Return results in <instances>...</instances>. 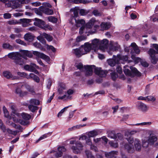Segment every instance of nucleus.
<instances>
[{"label":"nucleus","instance_id":"nucleus-7","mask_svg":"<svg viewBox=\"0 0 158 158\" xmlns=\"http://www.w3.org/2000/svg\"><path fill=\"white\" fill-rule=\"evenodd\" d=\"M108 137L111 139L121 140L123 138V135L120 133L116 134L114 131H110L108 132Z\"/></svg>","mask_w":158,"mask_h":158},{"label":"nucleus","instance_id":"nucleus-46","mask_svg":"<svg viewBox=\"0 0 158 158\" xmlns=\"http://www.w3.org/2000/svg\"><path fill=\"white\" fill-rule=\"evenodd\" d=\"M7 123L9 125H11L12 126L16 129H20L21 127L20 126H17L15 124L12 123H10L9 120L7 121Z\"/></svg>","mask_w":158,"mask_h":158},{"label":"nucleus","instance_id":"nucleus-62","mask_svg":"<svg viewBox=\"0 0 158 158\" xmlns=\"http://www.w3.org/2000/svg\"><path fill=\"white\" fill-rule=\"evenodd\" d=\"M110 146L113 148H116L118 146V143H114L113 141H110L109 142Z\"/></svg>","mask_w":158,"mask_h":158},{"label":"nucleus","instance_id":"nucleus-6","mask_svg":"<svg viewBox=\"0 0 158 158\" xmlns=\"http://www.w3.org/2000/svg\"><path fill=\"white\" fill-rule=\"evenodd\" d=\"M156 51L150 48L148 51V53L150 56V59L152 63L156 64L158 61V54H156Z\"/></svg>","mask_w":158,"mask_h":158},{"label":"nucleus","instance_id":"nucleus-3","mask_svg":"<svg viewBox=\"0 0 158 158\" xmlns=\"http://www.w3.org/2000/svg\"><path fill=\"white\" fill-rule=\"evenodd\" d=\"M31 118V115L23 113L20 114V117L16 118H13V121L15 123H19L21 125H26L29 124V120Z\"/></svg>","mask_w":158,"mask_h":158},{"label":"nucleus","instance_id":"nucleus-54","mask_svg":"<svg viewBox=\"0 0 158 158\" xmlns=\"http://www.w3.org/2000/svg\"><path fill=\"white\" fill-rule=\"evenodd\" d=\"M156 100V98L153 96H147V100L148 101H155Z\"/></svg>","mask_w":158,"mask_h":158},{"label":"nucleus","instance_id":"nucleus-15","mask_svg":"<svg viewBox=\"0 0 158 158\" xmlns=\"http://www.w3.org/2000/svg\"><path fill=\"white\" fill-rule=\"evenodd\" d=\"M85 53L84 55L89 52L92 48L91 44L88 43H86L84 46H82L81 47Z\"/></svg>","mask_w":158,"mask_h":158},{"label":"nucleus","instance_id":"nucleus-32","mask_svg":"<svg viewBox=\"0 0 158 158\" xmlns=\"http://www.w3.org/2000/svg\"><path fill=\"white\" fill-rule=\"evenodd\" d=\"M12 110V113L14 114V117H12L13 119V118H16L20 117V114L17 112L15 107L14 106H11L10 107Z\"/></svg>","mask_w":158,"mask_h":158},{"label":"nucleus","instance_id":"nucleus-12","mask_svg":"<svg viewBox=\"0 0 158 158\" xmlns=\"http://www.w3.org/2000/svg\"><path fill=\"white\" fill-rule=\"evenodd\" d=\"M3 76L7 79H11L12 80H17L19 79L18 76L13 75L9 71H5L3 72Z\"/></svg>","mask_w":158,"mask_h":158},{"label":"nucleus","instance_id":"nucleus-61","mask_svg":"<svg viewBox=\"0 0 158 158\" xmlns=\"http://www.w3.org/2000/svg\"><path fill=\"white\" fill-rule=\"evenodd\" d=\"M149 144L147 140H143L142 141V146L144 148H147L148 146V145Z\"/></svg>","mask_w":158,"mask_h":158},{"label":"nucleus","instance_id":"nucleus-30","mask_svg":"<svg viewBox=\"0 0 158 158\" xmlns=\"http://www.w3.org/2000/svg\"><path fill=\"white\" fill-rule=\"evenodd\" d=\"M34 37L31 33H27L24 36V38L25 40L29 41H31L34 40Z\"/></svg>","mask_w":158,"mask_h":158},{"label":"nucleus","instance_id":"nucleus-47","mask_svg":"<svg viewBox=\"0 0 158 158\" xmlns=\"http://www.w3.org/2000/svg\"><path fill=\"white\" fill-rule=\"evenodd\" d=\"M100 26L102 29H107L109 27V26L107 23H102L100 25Z\"/></svg>","mask_w":158,"mask_h":158},{"label":"nucleus","instance_id":"nucleus-51","mask_svg":"<svg viewBox=\"0 0 158 158\" xmlns=\"http://www.w3.org/2000/svg\"><path fill=\"white\" fill-rule=\"evenodd\" d=\"M152 124L151 122H143L140 123H137L135 124H133L132 125H150Z\"/></svg>","mask_w":158,"mask_h":158},{"label":"nucleus","instance_id":"nucleus-25","mask_svg":"<svg viewBox=\"0 0 158 158\" xmlns=\"http://www.w3.org/2000/svg\"><path fill=\"white\" fill-rule=\"evenodd\" d=\"M15 93L18 94L20 97H23L26 95L28 94L27 91H22L20 89L17 88L15 89Z\"/></svg>","mask_w":158,"mask_h":158},{"label":"nucleus","instance_id":"nucleus-59","mask_svg":"<svg viewBox=\"0 0 158 158\" xmlns=\"http://www.w3.org/2000/svg\"><path fill=\"white\" fill-rule=\"evenodd\" d=\"M65 89V85L63 84H61L60 85V87L59 88L58 91L59 94H60L62 93V91H61V89Z\"/></svg>","mask_w":158,"mask_h":158},{"label":"nucleus","instance_id":"nucleus-44","mask_svg":"<svg viewBox=\"0 0 158 158\" xmlns=\"http://www.w3.org/2000/svg\"><path fill=\"white\" fill-rule=\"evenodd\" d=\"M3 110L5 117L9 118H10L9 114V112L5 106H4L3 107Z\"/></svg>","mask_w":158,"mask_h":158},{"label":"nucleus","instance_id":"nucleus-58","mask_svg":"<svg viewBox=\"0 0 158 158\" xmlns=\"http://www.w3.org/2000/svg\"><path fill=\"white\" fill-rule=\"evenodd\" d=\"M69 106H67L64 107L63 109H62L58 113L57 116L58 117H60L62 115V114L65 111L66 109L69 107Z\"/></svg>","mask_w":158,"mask_h":158},{"label":"nucleus","instance_id":"nucleus-28","mask_svg":"<svg viewBox=\"0 0 158 158\" xmlns=\"http://www.w3.org/2000/svg\"><path fill=\"white\" fill-rule=\"evenodd\" d=\"M19 54L20 53L18 52H12L9 53L7 56L9 58L15 60Z\"/></svg>","mask_w":158,"mask_h":158},{"label":"nucleus","instance_id":"nucleus-38","mask_svg":"<svg viewBox=\"0 0 158 158\" xmlns=\"http://www.w3.org/2000/svg\"><path fill=\"white\" fill-rule=\"evenodd\" d=\"M43 35L48 41L50 42L53 40V37L52 36L45 33H44Z\"/></svg>","mask_w":158,"mask_h":158},{"label":"nucleus","instance_id":"nucleus-20","mask_svg":"<svg viewBox=\"0 0 158 158\" xmlns=\"http://www.w3.org/2000/svg\"><path fill=\"white\" fill-rule=\"evenodd\" d=\"M91 45L92 49H95L97 48L98 49H100V41L98 39H95L92 41Z\"/></svg>","mask_w":158,"mask_h":158},{"label":"nucleus","instance_id":"nucleus-4","mask_svg":"<svg viewBox=\"0 0 158 158\" xmlns=\"http://www.w3.org/2000/svg\"><path fill=\"white\" fill-rule=\"evenodd\" d=\"M34 20L35 21L34 22V24L35 26H38L40 28L45 30H48L50 31L52 30V28L50 26L46 24L45 22L43 20L37 18H35Z\"/></svg>","mask_w":158,"mask_h":158},{"label":"nucleus","instance_id":"nucleus-29","mask_svg":"<svg viewBox=\"0 0 158 158\" xmlns=\"http://www.w3.org/2000/svg\"><path fill=\"white\" fill-rule=\"evenodd\" d=\"M21 88L24 87L26 88L29 92L31 93H33L34 92V89L33 87H31L29 85L27 84H24L22 85L21 86Z\"/></svg>","mask_w":158,"mask_h":158},{"label":"nucleus","instance_id":"nucleus-19","mask_svg":"<svg viewBox=\"0 0 158 158\" xmlns=\"http://www.w3.org/2000/svg\"><path fill=\"white\" fill-rule=\"evenodd\" d=\"M131 50V53H132L134 52L136 54H139L140 52V50L136 44L135 43H131V47H129Z\"/></svg>","mask_w":158,"mask_h":158},{"label":"nucleus","instance_id":"nucleus-1","mask_svg":"<svg viewBox=\"0 0 158 158\" xmlns=\"http://www.w3.org/2000/svg\"><path fill=\"white\" fill-rule=\"evenodd\" d=\"M86 76H89L92 75L93 70H94L95 73L100 77H104L106 76L107 74L106 71L101 69L100 68H96L94 65L88 66L86 68Z\"/></svg>","mask_w":158,"mask_h":158},{"label":"nucleus","instance_id":"nucleus-24","mask_svg":"<svg viewBox=\"0 0 158 158\" xmlns=\"http://www.w3.org/2000/svg\"><path fill=\"white\" fill-rule=\"evenodd\" d=\"M70 11L71 12H73L74 14V17L73 19H74V18L77 17L78 15L79 11H80L79 8L78 7H75L74 8H71Z\"/></svg>","mask_w":158,"mask_h":158},{"label":"nucleus","instance_id":"nucleus-13","mask_svg":"<svg viewBox=\"0 0 158 158\" xmlns=\"http://www.w3.org/2000/svg\"><path fill=\"white\" fill-rule=\"evenodd\" d=\"M32 53L34 55L40 58L47 61L49 60L50 58L49 57L43 53L39 52L37 51H33Z\"/></svg>","mask_w":158,"mask_h":158},{"label":"nucleus","instance_id":"nucleus-56","mask_svg":"<svg viewBox=\"0 0 158 158\" xmlns=\"http://www.w3.org/2000/svg\"><path fill=\"white\" fill-rule=\"evenodd\" d=\"M85 153L87 158H95L90 152L86 151H85Z\"/></svg>","mask_w":158,"mask_h":158},{"label":"nucleus","instance_id":"nucleus-10","mask_svg":"<svg viewBox=\"0 0 158 158\" xmlns=\"http://www.w3.org/2000/svg\"><path fill=\"white\" fill-rule=\"evenodd\" d=\"M98 25H95L94 28V29L93 31L91 30H88L84 26H82L80 29V31L79 33L80 34H82L83 33L85 32V33H86L87 32L89 33H93L95 32L96 31V28L98 27Z\"/></svg>","mask_w":158,"mask_h":158},{"label":"nucleus","instance_id":"nucleus-22","mask_svg":"<svg viewBox=\"0 0 158 158\" xmlns=\"http://www.w3.org/2000/svg\"><path fill=\"white\" fill-rule=\"evenodd\" d=\"M118 152L116 151H112L109 153L105 154L106 158H115L117 157Z\"/></svg>","mask_w":158,"mask_h":158},{"label":"nucleus","instance_id":"nucleus-9","mask_svg":"<svg viewBox=\"0 0 158 158\" xmlns=\"http://www.w3.org/2000/svg\"><path fill=\"white\" fill-rule=\"evenodd\" d=\"M22 58L27 59V57L25 56L21 53L19 55L15 60H14V62L17 64L20 65H22L24 64V61Z\"/></svg>","mask_w":158,"mask_h":158},{"label":"nucleus","instance_id":"nucleus-39","mask_svg":"<svg viewBox=\"0 0 158 158\" xmlns=\"http://www.w3.org/2000/svg\"><path fill=\"white\" fill-rule=\"evenodd\" d=\"M43 8V7L40 6L39 8V9L35 8L34 9L35 13L40 16H42L43 11L42 10V9Z\"/></svg>","mask_w":158,"mask_h":158},{"label":"nucleus","instance_id":"nucleus-50","mask_svg":"<svg viewBox=\"0 0 158 158\" xmlns=\"http://www.w3.org/2000/svg\"><path fill=\"white\" fill-rule=\"evenodd\" d=\"M19 2H16L14 5L12 6V8L13 9H17L21 7V5Z\"/></svg>","mask_w":158,"mask_h":158},{"label":"nucleus","instance_id":"nucleus-37","mask_svg":"<svg viewBox=\"0 0 158 158\" xmlns=\"http://www.w3.org/2000/svg\"><path fill=\"white\" fill-rule=\"evenodd\" d=\"M98 135L97 132L95 131H92L89 132L88 134L89 138L94 137Z\"/></svg>","mask_w":158,"mask_h":158},{"label":"nucleus","instance_id":"nucleus-35","mask_svg":"<svg viewBox=\"0 0 158 158\" xmlns=\"http://www.w3.org/2000/svg\"><path fill=\"white\" fill-rule=\"evenodd\" d=\"M2 47L3 48L7 49L10 50H12L14 48V47L9 44L5 43L3 44Z\"/></svg>","mask_w":158,"mask_h":158},{"label":"nucleus","instance_id":"nucleus-14","mask_svg":"<svg viewBox=\"0 0 158 158\" xmlns=\"http://www.w3.org/2000/svg\"><path fill=\"white\" fill-rule=\"evenodd\" d=\"M98 21L96 20L94 18H92L90 19L89 22L86 24L85 27L88 30L92 31L91 29L93 27V25L96 24Z\"/></svg>","mask_w":158,"mask_h":158},{"label":"nucleus","instance_id":"nucleus-41","mask_svg":"<svg viewBox=\"0 0 158 158\" xmlns=\"http://www.w3.org/2000/svg\"><path fill=\"white\" fill-rule=\"evenodd\" d=\"M30 72H33L35 69H39V67L34 63H31L29 65Z\"/></svg>","mask_w":158,"mask_h":158},{"label":"nucleus","instance_id":"nucleus-34","mask_svg":"<svg viewBox=\"0 0 158 158\" xmlns=\"http://www.w3.org/2000/svg\"><path fill=\"white\" fill-rule=\"evenodd\" d=\"M21 54L25 56H26L29 57H32L33 56L32 53L30 52L27 50H23Z\"/></svg>","mask_w":158,"mask_h":158},{"label":"nucleus","instance_id":"nucleus-43","mask_svg":"<svg viewBox=\"0 0 158 158\" xmlns=\"http://www.w3.org/2000/svg\"><path fill=\"white\" fill-rule=\"evenodd\" d=\"M28 107L29 110L32 112H34L38 109L37 106L32 105H29Z\"/></svg>","mask_w":158,"mask_h":158},{"label":"nucleus","instance_id":"nucleus-49","mask_svg":"<svg viewBox=\"0 0 158 158\" xmlns=\"http://www.w3.org/2000/svg\"><path fill=\"white\" fill-rule=\"evenodd\" d=\"M82 127V126L80 125L75 126L71 127L69 128L68 129V130L69 131H73L76 130L77 129H79Z\"/></svg>","mask_w":158,"mask_h":158},{"label":"nucleus","instance_id":"nucleus-57","mask_svg":"<svg viewBox=\"0 0 158 158\" xmlns=\"http://www.w3.org/2000/svg\"><path fill=\"white\" fill-rule=\"evenodd\" d=\"M33 45L35 47L41 49L42 48V47L41 44L39 43L38 42H35L33 43Z\"/></svg>","mask_w":158,"mask_h":158},{"label":"nucleus","instance_id":"nucleus-55","mask_svg":"<svg viewBox=\"0 0 158 158\" xmlns=\"http://www.w3.org/2000/svg\"><path fill=\"white\" fill-rule=\"evenodd\" d=\"M111 76L112 79L114 81H115L118 77L117 73L114 72H113L111 73Z\"/></svg>","mask_w":158,"mask_h":158},{"label":"nucleus","instance_id":"nucleus-26","mask_svg":"<svg viewBox=\"0 0 158 158\" xmlns=\"http://www.w3.org/2000/svg\"><path fill=\"white\" fill-rule=\"evenodd\" d=\"M74 19L77 27H80L81 26L85 24V20L83 19H80L75 18Z\"/></svg>","mask_w":158,"mask_h":158},{"label":"nucleus","instance_id":"nucleus-45","mask_svg":"<svg viewBox=\"0 0 158 158\" xmlns=\"http://www.w3.org/2000/svg\"><path fill=\"white\" fill-rule=\"evenodd\" d=\"M141 129L139 128H138L136 130H133L130 131H128L127 133L130 135H133L137 132H139L141 131Z\"/></svg>","mask_w":158,"mask_h":158},{"label":"nucleus","instance_id":"nucleus-42","mask_svg":"<svg viewBox=\"0 0 158 158\" xmlns=\"http://www.w3.org/2000/svg\"><path fill=\"white\" fill-rule=\"evenodd\" d=\"M48 21L53 23H56L57 21V19L55 17L52 16H50L48 17Z\"/></svg>","mask_w":158,"mask_h":158},{"label":"nucleus","instance_id":"nucleus-48","mask_svg":"<svg viewBox=\"0 0 158 158\" xmlns=\"http://www.w3.org/2000/svg\"><path fill=\"white\" fill-rule=\"evenodd\" d=\"M131 58L135 61V63H138L139 62H141V59L139 57H135L133 55H132Z\"/></svg>","mask_w":158,"mask_h":158},{"label":"nucleus","instance_id":"nucleus-17","mask_svg":"<svg viewBox=\"0 0 158 158\" xmlns=\"http://www.w3.org/2000/svg\"><path fill=\"white\" fill-rule=\"evenodd\" d=\"M109 49L110 51H116L120 48V46L116 42H111L110 44Z\"/></svg>","mask_w":158,"mask_h":158},{"label":"nucleus","instance_id":"nucleus-8","mask_svg":"<svg viewBox=\"0 0 158 158\" xmlns=\"http://www.w3.org/2000/svg\"><path fill=\"white\" fill-rule=\"evenodd\" d=\"M76 146H73L71 148L73 152L75 154L79 153L83 147V144L79 141L76 142Z\"/></svg>","mask_w":158,"mask_h":158},{"label":"nucleus","instance_id":"nucleus-16","mask_svg":"<svg viewBox=\"0 0 158 158\" xmlns=\"http://www.w3.org/2000/svg\"><path fill=\"white\" fill-rule=\"evenodd\" d=\"M157 140V138L156 135L154 134H151L148 137V141L149 144L152 145L154 144Z\"/></svg>","mask_w":158,"mask_h":158},{"label":"nucleus","instance_id":"nucleus-31","mask_svg":"<svg viewBox=\"0 0 158 158\" xmlns=\"http://www.w3.org/2000/svg\"><path fill=\"white\" fill-rule=\"evenodd\" d=\"M76 67L78 69H79L81 71H83L85 69V73L86 72V68L88 66H88L87 65V66H85L84 67L83 66V65L82 63H79L78 64H76L75 65ZM85 75H86V73H85Z\"/></svg>","mask_w":158,"mask_h":158},{"label":"nucleus","instance_id":"nucleus-21","mask_svg":"<svg viewBox=\"0 0 158 158\" xmlns=\"http://www.w3.org/2000/svg\"><path fill=\"white\" fill-rule=\"evenodd\" d=\"M74 53L78 57H80L81 56L84 55L85 53L83 51L81 47L79 49L76 48L73 49Z\"/></svg>","mask_w":158,"mask_h":158},{"label":"nucleus","instance_id":"nucleus-36","mask_svg":"<svg viewBox=\"0 0 158 158\" xmlns=\"http://www.w3.org/2000/svg\"><path fill=\"white\" fill-rule=\"evenodd\" d=\"M108 44V41L106 39H104L100 41V47L105 48Z\"/></svg>","mask_w":158,"mask_h":158},{"label":"nucleus","instance_id":"nucleus-27","mask_svg":"<svg viewBox=\"0 0 158 158\" xmlns=\"http://www.w3.org/2000/svg\"><path fill=\"white\" fill-rule=\"evenodd\" d=\"M42 10L43 11V13L48 15H52L53 13V11L52 10L48 8L43 7V8L42 9Z\"/></svg>","mask_w":158,"mask_h":158},{"label":"nucleus","instance_id":"nucleus-63","mask_svg":"<svg viewBox=\"0 0 158 158\" xmlns=\"http://www.w3.org/2000/svg\"><path fill=\"white\" fill-rule=\"evenodd\" d=\"M86 38V37L85 36L82 35L80 36H78L76 38V41L77 42H79L85 40Z\"/></svg>","mask_w":158,"mask_h":158},{"label":"nucleus","instance_id":"nucleus-64","mask_svg":"<svg viewBox=\"0 0 158 158\" xmlns=\"http://www.w3.org/2000/svg\"><path fill=\"white\" fill-rule=\"evenodd\" d=\"M58 150L59 152H61L62 154L63 152H64L66 151V149L64 147H58Z\"/></svg>","mask_w":158,"mask_h":158},{"label":"nucleus","instance_id":"nucleus-52","mask_svg":"<svg viewBox=\"0 0 158 158\" xmlns=\"http://www.w3.org/2000/svg\"><path fill=\"white\" fill-rule=\"evenodd\" d=\"M88 13V11L86 10L83 9L80 10V14L82 16H85Z\"/></svg>","mask_w":158,"mask_h":158},{"label":"nucleus","instance_id":"nucleus-18","mask_svg":"<svg viewBox=\"0 0 158 158\" xmlns=\"http://www.w3.org/2000/svg\"><path fill=\"white\" fill-rule=\"evenodd\" d=\"M134 146L136 151H140L141 150V142L139 139H135Z\"/></svg>","mask_w":158,"mask_h":158},{"label":"nucleus","instance_id":"nucleus-53","mask_svg":"<svg viewBox=\"0 0 158 158\" xmlns=\"http://www.w3.org/2000/svg\"><path fill=\"white\" fill-rule=\"evenodd\" d=\"M93 14L96 16H99L101 15V13L97 10H94L92 12Z\"/></svg>","mask_w":158,"mask_h":158},{"label":"nucleus","instance_id":"nucleus-11","mask_svg":"<svg viewBox=\"0 0 158 158\" xmlns=\"http://www.w3.org/2000/svg\"><path fill=\"white\" fill-rule=\"evenodd\" d=\"M137 108L139 110L144 113L147 112L149 108L146 104L142 102H139L138 104Z\"/></svg>","mask_w":158,"mask_h":158},{"label":"nucleus","instance_id":"nucleus-33","mask_svg":"<svg viewBox=\"0 0 158 158\" xmlns=\"http://www.w3.org/2000/svg\"><path fill=\"white\" fill-rule=\"evenodd\" d=\"M20 20L22 23L23 26L24 27L27 26L28 23L31 21V19H20Z\"/></svg>","mask_w":158,"mask_h":158},{"label":"nucleus","instance_id":"nucleus-40","mask_svg":"<svg viewBox=\"0 0 158 158\" xmlns=\"http://www.w3.org/2000/svg\"><path fill=\"white\" fill-rule=\"evenodd\" d=\"M29 102L30 103V105H39L40 104L39 101L35 99H31Z\"/></svg>","mask_w":158,"mask_h":158},{"label":"nucleus","instance_id":"nucleus-60","mask_svg":"<svg viewBox=\"0 0 158 158\" xmlns=\"http://www.w3.org/2000/svg\"><path fill=\"white\" fill-rule=\"evenodd\" d=\"M8 23L10 25H15L19 24L20 22L13 20L8 21Z\"/></svg>","mask_w":158,"mask_h":158},{"label":"nucleus","instance_id":"nucleus-2","mask_svg":"<svg viewBox=\"0 0 158 158\" xmlns=\"http://www.w3.org/2000/svg\"><path fill=\"white\" fill-rule=\"evenodd\" d=\"M128 57L127 56H122L118 55L117 56L113 55V58L109 59L107 61L108 64L111 66H114L116 64H123L124 62L128 61L130 62L131 61L128 60Z\"/></svg>","mask_w":158,"mask_h":158},{"label":"nucleus","instance_id":"nucleus-5","mask_svg":"<svg viewBox=\"0 0 158 158\" xmlns=\"http://www.w3.org/2000/svg\"><path fill=\"white\" fill-rule=\"evenodd\" d=\"M125 66L124 67V72L125 74L131 77H133L135 75L140 76L141 75V73L135 67L130 66V68L132 72L128 69H126Z\"/></svg>","mask_w":158,"mask_h":158},{"label":"nucleus","instance_id":"nucleus-23","mask_svg":"<svg viewBox=\"0 0 158 158\" xmlns=\"http://www.w3.org/2000/svg\"><path fill=\"white\" fill-rule=\"evenodd\" d=\"M123 148L129 152H132L134 151L133 147L132 144H124Z\"/></svg>","mask_w":158,"mask_h":158}]
</instances>
